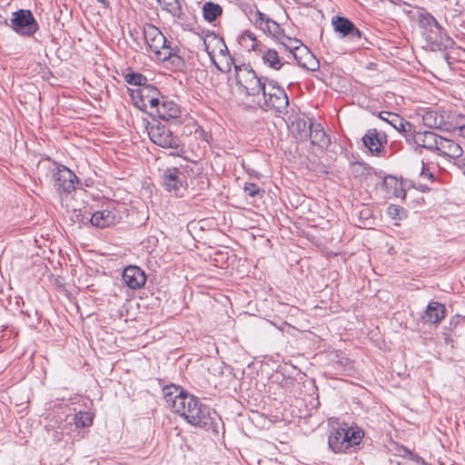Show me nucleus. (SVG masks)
I'll return each mask as SVG.
<instances>
[{"label":"nucleus","instance_id":"f257e3e1","mask_svg":"<svg viewBox=\"0 0 465 465\" xmlns=\"http://www.w3.org/2000/svg\"><path fill=\"white\" fill-rule=\"evenodd\" d=\"M163 394L173 412L183 417L192 426L218 435L223 422L214 409L178 385L164 386Z\"/></svg>","mask_w":465,"mask_h":465},{"label":"nucleus","instance_id":"f03ea898","mask_svg":"<svg viewBox=\"0 0 465 465\" xmlns=\"http://www.w3.org/2000/svg\"><path fill=\"white\" fill-rule=\"evenodd\" d=\"M417 22L431 49L441 50L453 44V40L431 14L425 10L419 12Z\"/></svg>","mask_w":465,"mask_h":465},{"label":"nucleus","instance_id":"7ed1b4c3","mask_svg":"<svg viewBox=\"0 0 465 465\" xmlns=\"http://www.w3.org/2000/svg\"><path fill=\"white\" fill-rule=\"evenodd\" d=\"M363 436V430L358 427H338L331 431L328 447L334 453L351 452L361 444Z\"/></svg>","mask_w":465,"mask_h":465},{"label":"nucleus","instance_id":"20e7f679","mask_svg":"<svg viewBox=\"0 0 465 465\" xmlns=\"http://www.w3.org/2000/svg\"><path fill=\"white\" fill-rule=\"evenodd\" d=\"M234 71L238 91L244 96H259L268 84L267 79L258 77L250 64L235 65Z\"/></svg>","mask_w":465,"mask_h":465},{"label":"nucleus","instance_id":"39448f33","mask_svg":"<svg viewBox=\"0 0 465 465\" xmlns=\"http://www.w3.org/2000/svg\"><path fill=\"white\" fill-rule=\"evenodd\" d=\"M150 140L157 146L170 149V155L182 157L184 146L181 138L174 135L170 128L160 122L152 123L147 126Z\"/></svg>","mask_w":465,"mask_h":465},{"label":"nucleus","instance_id":"423d86ee","mask_svg":"<svg viewBox=\"0 0 465 465\" xmlns=\"http://www.w3.org/2000/svg\"><path fill=\"white\" fill-rule=\"evenodd\" d=\"M262 94L263 98V103L260 104L262 109L273 111L276 116H282L287 114L289 98L285 90L280 86L277 82L273 80L268 81Z\"/></svg>","mask_w":465,"mask_h":465},{"label":"nucleus","instance_id":"0eeeda50","mask_svg":"<svg viewBox=\"0 0 465 465\" xmlns=\"http://www.w3.org/2000/svg\"><path fill=\"white\" fill-rule=\"evenodd\" d=\"M129 91L134 104L141 111L146 112L148 104L151 110L154 111L159 104L161 93L152 84H147L136 90L129 89Z\"/></svg>","mask_w":465,"mask_h":465},{"label":"nucleus","instance_id":"6e6552de","mask_svg":"<svg viewBox=\"0 0 465 465\" xmlns=\"http://www.w3.org/2000/svg\"><path fill=\"white\" fill-rule=\"evenodd\" d=\"M10 26L17 34L24 36H32L39 29L38 23L30 10L20 9L13 13Z\"/></svg>","mask_w":465,"mask_h":465},{"label":"nucleus","instance_id":"1a4fd4ad","mask_svg":"<svg viewBox=\"0 0 465 465\" xmlns=\"http://www.w3.org/2000/svg\"><path fill=\"white\" fill-rule=\"evenodd\" d=\"M331 24L334 31L341 37H348L358 46H364L367 42L364 34L350 19L337 15L332 17Z\"/></svg>","mask_w":465,"mask_h":465},{"label":"nucleus","instance_id":"9d476101","mask_svg":"<svg viewBox=\"0 0 465 465\" xmlns=\"http://www.w3.org/2000/svg\"><path fill=\"white\" fill-rule=\"evenodd\" d=\"M163 184L166 191L177 197H183L187 191L184 173L178 168H168L163 174Z\"/></svg>","mask_w":465,"mask_h":465},{"label":"nucleus","instance_id":"9b49d317","mask_svg":"<svg viewBox=\"0 0 465 465\" xmlns=\"http://www.w3.org/2000/svg\"><path fill=\"white\" fill-rule=\"evenodd\" d=\"M54 164L53 176L55 189L60 193H71L75 190V183H78L77 176L66 166L56 163Z\"/></svg>","mask_w":465,"mask_h":465},{"label":"nucleus","instance_id":"f8f14e48","mask_svg":"<svg viewBox=\"0 0 465 465\" xmlns=\"http://www.w3.org/2000/svg\"><path fill=\"white\" fill-rule=\"evenodd\" d=\"M363 145L373 155H380L388 143L387 134L383 132H378L375 128L368 129L362 137Z\"/></svg>","mask_w":465,"mask_h":465},{"label":"nucleus","instance_id":"ddd939ff","mask_svg":"<svg viewBox=\"0 0 465 465\" xmlns=\"http://www.w3.org/2000/svg\"><path fill=\"white\" fill-rule=\"evenodd\" d=\"M143 35L149 49L159 56L161 50L168 43L163 34L155 25L147 24L143 27Z\"/></svg>","mask_w":465,"mask_h":465},{"label":"nucleus","instance_id":"4468645a","mask_svg":"<svg viewBox=\"0 0 465 465\" xmlns=\"http://www.w3.org/2000/svg\"><path fill=\"white\" fill-rule=\"evenodd\" d=\"M122 276L124 283L133 290L142 288L146 282L145 272L136 265L125 267Z\"/></svg>","mask_w":465,"mask_h":465},{"label":"nucleus","instance_id":"2eb2a0df","mask_svg":"<svg viewBox=\"0 0 465 465\" xmlns=\"http://www.w3.org/2000/svg\"><path fill=\"white\" fill-rule=\"evenodd\" d=\"M151 115L169 121L180 117L181 110L178 104L172 100H160L154 111L149 113Z\"/></svg>","mask_w":465,"mask_h":465},{"label":"nucleus","instance_id":"dca6fc26","mask_svg":"<svg viewBox=\"0 0 465 465\" xmlns=\"http://www.w3.org/2000/svg\"><path fill=\"white\" fill-rule=\"evenodd\" d=\"M440 136L430 131L417 132L410 138L409 143H414L419 147L436 152Z\"/></svg>","mask_w":465,"mask_h":465},{"label":"nucleus","instance_id":"f3484780","mask_svg":"<svg viewBox=\"0 0 465 465\" xmlns=\"http://www.w3.org/2000/svg\"><path fill=\"white\" fill-rule=\"evenodd\" d=\"M308 139L311 144L317 146L322 151L326 150L331 144V139L326 134L321 124L311 121V131Z\"/></svg>","mask_w":465,"mask_h":465},{"label":"nucleus","instance_id":"a211bd4d","mask_svg":"<svg viewBox=\"0 0 465 465\" xmlns=\"http://www.w3.org/2000/svg\"><path fill=\"white\" fill-rule=\"evenodd\" d=\"M446 308L444 304L431 301L429 302L422 320L424 322L438 324L445 317Z\"/></svg>","mask_w":465,"mask_h":465},{"label":"nucleus","instance_id":"6ab92c4d","mask_svg":"<svg viewBox=\"0 0 465 465\" xmlns=\"http://www.w3.org/2000/svg\"><path fill=\"white\" fill-rule=\"evenodd\" d=\"M92 225L97 228H105L114 224L117 221V215L114 212L105 209L97 211L89 219Z\"/></svg>","mask_w":465,"mask_h":465},{"label":"nucleus","instance_id":"aec40b11","mask_svg":"<svg viewBox=\"0 0 465 465\" xmlns=\"http://www.w3.org/2000/svg\"><path fill=\"white\" fill-rule=\"evenodd\" d=\"M311 121L312 119L305 120L303 118H297L292 122L291 132L293 137L300 143H303L308 140L311 131Z\"/></svg>","mask_w":465,"mask_h":465},{"label":"nucleus","instance_id":"412c9836","mask_svg":"<svg viewBox=\"0 0 465 465\" xmlns=\"http://www.w3.org/2000/svg\"><path fill=\"white\" fill-rule=\"evenodd\" d=\"M440 154H444L451 158H459L462 155V148L453 140L440 136L438 148L436 150Z\"/></svg>","mask_w":465,"mask_h":465},{"label":"nucleus","instance_id":"4be33fe9","mask_svg":"<svg viewBox=\"0 0 465 465\" xmlns=\"http://www.w3.org/2000/svg\"><path fill=\"white\" fill-rule=\"evenodd\" d=\"M381 188L388 196L395 197H405L406 193L401 187V182H400L395 176L386 175L381 183Z\"/></svg>","mask_w":465,"mask_h":465},{"label":"nucleus","instance_id":"5701e85b","mask_svg":"<svg viewBox=\"0 0 465 465\" xmlns=\"http://www.w3.org/2000/svg\"><path fill=\"white\" fill-rule=\"evenodd\" d=\"M180 49L177 45L173 46L171 43L168 41L165 44L164 47L161 50L158 59L162 61H171V63L174 65L180 66L184 64L183 59L181 55H179Z\"/></svg>","mask_w":465,"mask_h":465},{"label":"nucleus","instance_id":"b1692460","mask_svg":"<svg viewBox=\"0 0 465 465\" xmlns=\"http://www.w3.org/2000/svg\"><path fill=\"white\" fill-rule=\"evenodd\" d=\"M281 49H284L289 52L288 57H292L297 60L299 64H302L298 58L296 52L302 46V42L297 38H292L287 36L285 34L282 35V38L278 42Z\"/></svg>","mask_w":465,"mask_h":465},{"label":"nucleus","instance_id":"393cba45","mask_svg":"<svg viewBox=\"0 0 465 465\" xmlns=\"http://www.w3.org/2000/svg\"><path fill=\"white\" fill-rule=\"evenodd\" d=\"M262 58L263 63L270 68L274 70H280L285 64L282 58L280 57L279 52L272 48L262 49Z\"/></svg>","mask_w":465,"mask_h":465},{"label":"nucleus","instance_id":"a878e982","mask_svg":"<svg viewBox=\"0 0 465 465\" xmlns=\"http://www.w3.org/2000/svg\"><path fill=\"white\" fill-rule=\"evenodd\" d=\"M399 452L402 460L398 461V465H430L417 453L411 451L404 446L399 449Z\"/></svg>","mask_w":465,"mask_h":465},{"label":"nucleus","instance_id":"bb28decb","mask_svg":"<svg viewBox=\"0 0 465 465\" xmlns=\"http://www.w3.org/2000/svg\"><path fill=\"white\" fill-rule=\"evenodd\" d=\"M239 44L249 51L262 52V45L250 30L244 31L239 37Z\"/></svg>","mask_w":465,"mask_h":465},{"label":"nucleus","instance_id":"cd10ccee","mask_svg":"<svg viewBox=\"0 0 465 465\" xmlns=\"http://www.w3.org/2000/svg\"><path fill=\"white\" fill-rule=\"evenodd\" d=\"M422 123L430 129H440L445 124L444 116L436 111H427L422 115Z\"/></svg>","mask_w":465,"mask_h":465},{"label":"nucleus","instance_id":"c85d7f7f","mask_svg":"<svg viewBox=\"0 0 465 465\" xmlns=\"http://www.w3.org/2000/svg\"><path fill=\"white\" fill-rule=\"evenodd\" d=\"M223 14V7L213 2H205L203 5V16L204 20L213 23L217 20Z\"/></svg>","mask_w":465,"mask_h":465},{"label":"nucleus","instance_id":"c756f323","mask_svg":"<svg viewBox=\"0 0 465 465\" xmlns=\"http://www.w3.org/2000/svg\"><path fill=\"white\" fill-rule=\"evenodd\" d=\"M397 124L394 125V129L397 130L399 133L403 134V136L406 139V142L410 143V138L415 133V127L412 124L403 119L401 115L399 118H396Z\"/></svg>","mask_w":465,"mask_h":465},{"label":"nucleus","instance_id":"7c9ffc66","mask_svg":"<svg viewBox=\"0 0 465 465\" xmlns=\"http://www.w3.org/2000/svg\"><path fill=\"white\" fill-rule=\"evenodd\" d=\"M125 82L132 85L140 86L143 88L147 85V78L143 74L134 72L131 68H127L124 74Z\"/></svg>","mask_w":465,"mask_h":465},{"label":"nucleus","instance_id":"2f4dec72","mask_svg":"<svg viewBox=\"0 0 465 465\" xmlns=\"http://www.w3.org/2000/svg\"><path fill=\"white\" fill-rule=\"evenodd\" d=\"M371 167L365 163L354 162L350 164L351 174L357 179L366 178L370 174Z\"/></svg>","mask_w":465,"mask_h":465},{"label":"nucleus","instance_id":"473e14b6","mask_svg":"<svg viewBox=\"0 0 465 465\" xmlns=\"http://www.w3.org/2000/svg\"><path fill=\"white\" fill-rule=\"evenodd\" d=\"M94 415L88 411H79L75 414L74 421L77 428H86L93 424Z\"/></svg>","mask_w":465,"mask_h":465},{"label":"nucleus","instance_id":"72a5a7b5","mask_svg":"<svg viewBox=\"0 0 465 465\" xmlns=\"http://www.w3.org/2000/svg\"><path fill=\"white\" fill-rule=\"evenodd\" d=\"M387 213L393 220H402L407 217L406 210L396 204H391L387 209Z\"/></svg>","mask_w":465,"mask_h":465},{"label":"nucleus","instance_id":"f704fd0d","mask_svg":"<svg viewBox=\"0 0 465 465\" xmlns=\"http://www.w3.org/2000/svg\"><path fill=\"white\" fill-rule=\"evenodd\" d=\"M272 22V19L268 17L265 14L262 13L260 10H256L255 12V19L254 23L257 27L262 29V31L266 30V26Z\"/></svg>","mask_w":465,"mask_h":465},{"label":"nucleus","instance_id":"c9c22d12","mask_svg":"<svg viewBox=\"0 0 465 465\" xmlns=\"http://www.w3.org/2000/svg\"><path fill=\"white\" fill-rule=\"evenodd\" d=\"M264 32L269 33L278 42L281 40V38H282V35H284V32L281 28L280 25L274 20H272V22L266 26V30Z\"/></svg>","mask_w":465,"mask_h":465},{"label":"nucleus","instance_id":"e433bc0d","mask_svg":"<svg viewBox=\"0 0 465 465\" xmlns=\"http://www.w3.org/2000/svg\"><path fill=\"white\" fill-rule=\"evenodd\" d=\"M378 116L381 120L394 127V125L397 124L396 118H399L400 114L389 111H381L379 113Z\"/></svg>","mask_w":465,"mask_h":465},{"label":"nucleus","instance_id":"4c0bfd02","mask_svg":"<svg viewBox=\"0 0 465 465\" xmlns=\"http://www.w3.org/2000/svg\"><path fill=\"white\" fill-rule=\"evenodd\" d=\"M243 190L248 196L252 197V198H254L258 195L262 196V193H263V191L261 190L260 187L256 183H246L243 187Z\"/></svg>","mask_w":465,"mask_h":465},{"label":"nucleus","instance_id":"58836bf2","mask_svg":"<svg viewBox=\"0 0 465 465\" xmlns=\"http://www.w3.org/2000/svg\"><path fill=\"white\" fill-rule=\"evenodd\" d=\"M165 9L174 17L180 18L183 15L182 7L178 0L166 4Z\"/></svg>","mask_w":465,"mask_h":465},{"label":"nucleus","instance_id":"ea45409f","mask_svg":"<svg viewBox=\"0 0 465 465\" xmlns=\"http://www.w3.org/2000/svg\"><path fill=\"white\" fill-rule=\"evenodd\" d=\"M453 132H459L465 125V115L456 114L451 120Z\"/></svg>","mask_w":465,"mask_h":465},{"label":"nucleus","instance_id":"a19ab883","mask_svg":"<svg viewBox=\"0 0 465 465\" xmlns=\"http://www.w3.org/2000/svg\"><path fill=\"white\" fill-rule=\"evenodd\" d=\"M420 176L423 179L430 181V182L434 181L433 173L430 170L429 164L427 163H424L423 161H422V167L420 172Z\"/></svg>","mask_w":465,"mask_h":465},{"label":"nucleus","instance_id":"79ce46f5","mask_svg":"<svg viewBox=\"0 0 465 465\" xmlns=\"http://www.w3.org/2000/svg\"><path fill=\"white\" fill-rule=\"evenodd\" d=\"M196 179L198 181L197 182V189L199 191H204L209 188L210 182H209L207 175H202V176H200V178H196Z\"/></svg>","mask_w":465,"mask_h":465},{"label":"nucleus","instance_id":"37998d69","mask_svg":"<svg viewBox=\"0 0 465 465\" xmlns=\"http://www.w3.org/2000/svg\"><path fill=\"white\" fill-rule=\"evenodd\" d=\"M191 172L196 175V178H200V176L202 175H206L205 173H203L204 172V167L203 164L201 163H194V166L193 168H191Z\"/></svg>","mask_w":465,"mask_h":465},{"label":"nucleus","instance_id":"c03bdc74","mask_svg":"<svg viewBox=\"0 0 465 465\" xmlns=\"http://www.w3.org/2000/svg\"><path fill=\"white\" fill-rule=\"evenodd\" d=\"M459 322H460L459 315H455V316L451 317L450 320V322H449L450 329L452 330L453 328H455L458 325Z\"/></svg>","mask_w":465,"mask_h":465},{"label":"nucleus","instance_id":"a18cd8bd","mask_svg":"<svg viewBox=\"0 0 465 465\" xmlns=\"http://www.w3.org/2000/svg\"><path fill=\"white\" fill-rule=\"evenodd\" d=\"M457 134L458 135L465 138V125Z\"/></svg>","mask_w":465,"mask_h":465},{"label":"nucleus","instance_id":"49530a36","mask_svg":"<svg viewBox=\"0 0 465 465\" xmlns=\"http://www.w3.org/2000/svg\"><path fill=\"white\" fill-rule=\"evenodd\" d=\"M98 3L102 4L104 7L109 5V2L107 0H96Z\"/></svg>","mask_w":465,"mask_h":465},{"label":"nucleus","instance_id":"de8ad7c7","mask_svg":"<svg viewBox=\"0 0 465 465\" xmlns=\"http://www.w3.org/2000/svg\"><path fill=\"white\" fill-rule=\"evenodd\" d=\"M250 174H251L252 176L256 177V178H260V173H259L257 171H253V170H252V173H250Z\"/></svg>","mask_w":465,"mask_h":465},{"label":"nucleus","instance_id":"09e8293b","mask_svg":"<svg viewBox=\"0 0 465 465\" xmlns=\"http://www.w3.org/2000/svg\"><path fill=\"white\" fill-rule=\"evenodd\" d=\"M213 63H214V64H215L216 68H217V69H219L220 71H222V69H221V68H220V66L215 63V61H213Z\"/></svg>","mask_w":465,"mask_h":465},{"label":"nucleus","instance_id":"8fccbe9b","mask_svg":"<svg viewBox=\"0 0 465 465\" xmlns=\"http://www.w3.org/2000/svg\"><path fill=\"white\" fill-rule=\"evenodd\" d=\"M462 163L465 166V157L462 159Z\"/></svg>","mask_w":465,"mask_h":465}]
</instances>
